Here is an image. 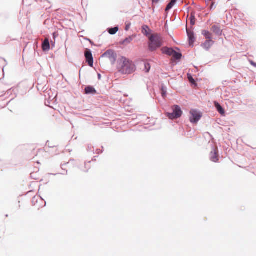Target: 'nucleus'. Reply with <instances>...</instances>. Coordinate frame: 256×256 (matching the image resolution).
Here are the masks:
<instances>
[{
    "instance_id": "dca6fc26",
    "label": "nucleus",
    "mask_w": 256,
    "mask_h": 256,
    "mask_svg": "<svg viewBox=\"0 0 256 256\" xmlns=\"http://www.w3.org/2000/svg\"><path fill=\"white\" fill-rule=\"evenodd\" d=\"M176 2V0H170V2L167 5L166 8V12H168L170 10L173 6L174 5Z\"/></svg>"
},
{
    "instance_id": "39448f33",
    "label": "nucleus",
    "mask_w": 256,
    "mask_h": 256,
    "mask_svg": "<svg viewBox=\"0 0 256 256\" xmlns=\"http://www.w3.org/2000/svg\"><path fill=\"white\" fill-rule=\"evenodd\" d=\"M84 56L88 65L90 66H92L94 64V60L91 51L90 50L86 49L84 52Z\"/></svg>"
},
{
    "instance_id": "b1692460",
    "label": "nucleus",
    "mask_w": 256,
    "mask_h": 256,
    "mask_svg": "<svg viewBox=\"0 0 256 256\" xmlns=\"http://www.w3.org/2000/svg\"><path fill=\"white\" fill-rule=\"evenodd\" d=\"M190 24L192 26H194L196 22V18H194V16L192 15L190 17Z\"/></svg>"
},
{
    "instance_id": "a211bd4d",
    "label": "nucleus",
    "mask_w": 256,
    "mask_h": 256,
    "mask_svg": "<svg viewBox=\"0 0 256 256\" xmlns=\"http://www.w3.org/2000/svg\"><path fill=\"white\" fill-rule=\"evenodd\" d=\"M202 34L204 36L207 40H212V34L208 31L204 30L202 32Z\"/></svg>"
},
{
    "instance_id": "f8f14e48",
    "label": "nucleus",
    "mask_w": 256,
    "mask_h": 256,
    "mask_svg": "<svg viewBox=\"0 0 256 256\" xmlns=\"http://www.w3.org/2000/svg\"><path fill=\"white\" fill-rule=\"evenodd\" d=\"M150 28L148 26L144 25L142 26V33L147 36H150Z\"/></svg>"
},
{
    "instance_id": "2eb2a0df",
    "label": "nucleus",
    "mask_w": 256,
    "mask_h": 256,
    "mask_svg": "<svg viewBox=\"0 0 256 256\" xmlns=\"http://www.w3.org/2000/svg\"><path fill=\"white\" fill-rule=\"evenodd\" d=\"M176 2V0H170V2L167 5L166 8V12H168L170 10L173 6L174 5Z\"/></svg>"
},
{
    "instance_id": "6e6552de",
    "label": "nucleus",
    "mask_w": 256,
    "mask_h": 256,
    "mask_svg": "<svg viewBox=\"0 0 256 256\" xmlns=\"http://www.w3.org/2000/svg\"><path fill=\"white\" fill-rule=\"evenodd\" d=\"M212 30L213 32L215 33L217 35H221L222 33V30L220 27L218 25H214L212 27Z\"/></svg>"
},
{
    "instance_id": "423d86ee",
    "label": "nucleus",
    "mask_w": 256,
    "mask_h": 256,
    "mask_svg": "<svg viewBox=\"0 0 256 256\" xmlns=\"http://www.w3.org/2000/svg\"><path fill=\"white\" fill-rule=\"evenodd\" d=\"M210 160L214 162H218L219 160L218 151L216 148H214L210 154Z\"/></svg>"
},
{
    "instance_id": "412c9836",
    "label": "nucleus",
    "mask_w": 256,
    "mask_h": 256,
    "mask_svg": "<svg viewBox=\"0 0 256 256\" xmlns=\"http://www.w3.org/2000/svg\"><path fill=\"white\" fill-rule=\"evenodd\" d=\"M118 30V27H115L114 28H110L108 30V32L110 34H114Z\"/></svg>"
},
{
    "instance_id": "f257e3e1",
    "label": "nucleus",
    "mask_w": 256,
    "mask_h": 256,
    "mask_svg": "<svg viewBox=\"0 0 256 256\" xmlns=\"http://www.w3.org/2000/svg\"><path fill=\"white\" fill-rule=\"evenodd\" d=\"M121 68L120 71L124 74H130L136 70V66L132 61L126 58L122 57L120 60Z\"/></svg>"
},
{
    "instance_id": "393cba45",
    "label": "nucleus",
    "mask_w": 256,
    "mask_h": 256,
    "mask_svg": "<svg viewBox=\"0 0 256 256\" xmlns=\"http://www.w3.org/2000/svg\"><path fill=\"white\" fill-rule=\"evenodd\" d=\"M188 78L189 81L192 84H194L195 83V81H194V79L192 78V77L191 76H188Z\"/></svg>"
},
{
    "instance_id": "20e7f679",
    "label": "nucleus",
    "mask_w": 256,
    "mask_h": 256,
    "mask_svg": "<svg viewBox=\"0 0 256 256\" xmlns=\"http://www.w3.org/2000/svg\"><path fill=\"white\" fill-rule=\"evenodd\" d=\"M190 114H191L190 121L192 123L198 122L202 116L201 112L194 110H192L190 112Z\"/></svg>"
},
{
    "instance_id": "1a4fd4ad",
    "label": "nucleus",
    "mask_w": 256,
    "mask_h": 256,
    "mask_svg": "<svg viewBox=\"0 0 256 256\" xmlns=\"http://www.w3.org/2000/svg\"><path fill=\"white\" fill-rule=\"evenodd\" d=\"M188 38L189 39V44L190 46H192L194 41V37L193 32L189 31L188 29L186 30Z\"/></svg>"
},
{
    "instance_id": "6ab92c4d",
    "label": "nucleus",
    "mask_w": 256,
    "mask_h": 256,
    "mask_svg": "<svg viewBox=\"0 0 256 256\" xmlns=\"http://www.w3.org/2000/svg\"><path fill=\"white\" fill-rule=\"evenodd\" d=\"M212 40H206V42L204 44V47L206 50H208L213 44Z\"/></svg>"
},
{
    "instance_id": "ddd939ff",
    "label": "nucleus",
    "mask_w": 256,
    "mask_h": 256,
    "mask_svg": "<svg viewBox=\"0 0 256 256\" xmlns=\"http://www.w3.org/2000/svg\"><path fill=\"white\" fill-rule=\"evenodd\" d=\"M85 92L86 94H94L96 93V90L93 87L88 86L85 88Z\"/></svg>"
},
{
    "instance_id": "f03ea898",
    "label": "nucleus",
    "mask_w": 256,
    "mask_h": 256,
    "mask_svg": "<svg viewBox=\"0 0 256 256\" xmlns=\"http://www.w3.org/2000/svg\"><path fill=\"white\" fill-rule=\"evenodd\" d=\"M148 48L150 51H154L162 46V40L158 34H153L148 37Z\"/></svg>"
},
{
    "instance_id": "4468645a",
    "label": "nucleus",
    "mask_w": 256,
    "mask_h": 256,
    "mask_svg": "<svg viewBox=\"0 0 256 256\" xmlns=\"http://www.w3.org/2000/svg\"><path fill=\"white\" fill-rule=\"evenodd\" d=\"M214 106L216 108L218 111L221 114H224V110L223 109V108L222 107V106L217 102H214Z\"/></svg>"
},
{
    "instance_id": "aec40b11",
    "label": "nucleus",
    "mask_w": 256,
    "mask_h": 256,
    "mask_svg": "<svg viewBox=\"0 0 256 256\" xmlns=\"http://www.w3.org/2000/svg\"><path fill=\"white\" fill-rule=\"evenodd\" d=\"M173 58H174L176 60H179L181 58L182 54L178 52H176L174 50L172 56Z\"/></svg>"
},
{
    "instance_id": "a878e982",
    "label": "nucleus",
    "mask_w": 256,
    "mask_h": 256,
    "mask_svg": "<svg viewBox=\"0 0 256 256\" xmlns=\"http://www.w3.org/2000/svg\"><path fill=\"white\" fill-rule=\"evenodd\" d=\"M160 0H152V2L154 3H158Z\"/></svg>"
},
{
    "instance_id": "bb28decb",
    "label": "nucleus",
    "mask_w": 256,
    "mask_h": 256,
    "mask_svg": "<svg viewBox=\"0 0 256 256\" xmlns=\"http://www.w3.org/2000/svg\"><path fill=\"white\" fill-rule=\"evenodd\" d=\"M129 27H130L129 26H126V30H128L129 29Z\"/></svg>"
},
{
    "instance_id": "9d476101",
    "label": "nucleus",
    "mask_w": 256,
    "mask_h": 256,
    "mask_svg": "<svg viewBox=\"0 0 256 256\" xmlns=\"http://www.w3.org/2000/svg\"><path fill=\"white\" fill-rule=\"evenodd\" d=\"M42 50L44 51L48 50L50 49V44L48 38H46L42 44Z\"/></svg>"
},
{
    "instance_id": "7ed1b4c3",
    "label": "nucleus",
    "mask_w": 256,
    "mask_h": 256,
    "mask_svg": "<svg viewBox=\"0 0 256 256\" xmlns=\"http://www.w3.org/2000/svg\"><path fill=\"white\" fill-rule=\"evenodd\" d=\"M173 112L172 113L167 112L166 116L171 120L176 119L181 116L182 112L180 108L177 105H174L172 107Z\"/></svg>"
},
{
    "instance_id": "5701e85b",
    "label": "nucleus",
    "mask_w": 256,
    "mask_h": 256,
    "mask_svg": "<svg viewBox=\"0 0 256 256\" xmlns=\"http://www.w3.org/2000/svg\"><path fill=\"white\" fill-rule=\"evenodd\" d=\"M161 92H162V97L164 98H165V97L166 96V88L162 86L161 89Z\"/></svg>"
},
{
    "instance_id": "9b49d317",
    "label": "nucleus",
    "mask_w": 256,
    "mask_h": 256,
    "mask_svg": "<svg viewBox=\"0 0 256 256\" xmlns=\"http://www.w3.org/2000/svg\"><path fill=\"white\" fill-rule=\"evenodd\" d=\"M162 53L165 54L167 55L172 56L174 52V50L172 48H168L165 47V48H163L162 49Z\"/></svg>"
},
{
    "instance_id": "4be33fe9",
    "label": "nucleus",
    "mask_w": 256,
    "mask_h": 256,
    "mask_svg": "<svg viewBox=\"0 0 256 256\" xmlns=\"http://www.w3.org/2000/svg\"><path fill=\"white\" fill-rule=\"evenodd\" d=\"M144 70L146 72H148L150 69V64L147 62H144Z\"/></svg>"
},
{
    "instance_id": "0eeeda50",
    "label": "nucleus",
    "mask_w": 256,
    "mask_h": 256,
    "mask_svg": "<svg viewBox=\"0 0 256 256\" xmlns=\"http://www.w3.org/2000/svg\"><path fill=\"white\" fill-rule=\"evenodd\" d=\"M102 56L109 58L110 59L114 60V61L115 60L116 56L114 52L112 50H108L102 54Z\"/></svg>"
},
{
    "instance_id": "f3484780",
    "label": "nucleus",
    "mask_w": 256,
    "mask_h": 256,
    "mask_svg": "<svg viewBox=\"0 0 256 256\" xmlns=\"http://www.w3.org/2000/svg\"><path fill=\"white\" fill-rule=\"evenodd\" d=\"M134 38L133 36H130L126 39H124L122 42V44L127 45L128 44L131 42L132 40Z\"/></svg>"
}]
</instances>
